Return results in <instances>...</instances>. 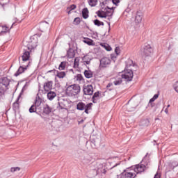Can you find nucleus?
<instances>
[{
  "mask_svg": "<svg viewBox=\"0 0 178 178\" xmlns=\"http://www.w3.org/2000/svg\"><path fill=\"white\" fill-rule=\"evenodd\" d=\"M174 90H175L176 92H178V82H176L174 85Z\"/></svg>",
  "mask_w": 178,
  "mask_h": 178,
  "instance_id": "45",
  "label": "nucleus"
},
{
  "mask_svg": "<svg viewBox=\"0 0 178 178\" xmlns=\"http://www.w3.org/2000/svg\"><path fill=\"white\" fill-rule=\"evenodd\" d=\"M165 113H168V108H165Z\"/></svg>",
  "mask_w": 178,
  "mask_h": 178,
  "instance_id": "55",
  "label": "nucleus"
},
{
  "mask_svg": "<svg viewBox=\"0 0 178 178\" xmlns=\"http://www.w3.org/2000/svg\"><path fill=\"white\" fill-rule=\"evenodd\" d=\"M30 113H34L37 112V107L33 104L29 108Z\"/></svg>",
  "mask_w": 178,
  "mask_h": 178,
  "instance_id": "37",
  "label": "nucleus"
},
{
  "mask_svg": "<svg viewBox=\"0 0 178 178\" xmlns=\"http://www.w3.org/2000/svg\"><path fill=\"white\" fill-rule=\"evenodd\" d=\"M81 90L80 85L73 84L67 86L65 92L68 97H76V95L80 94Z\"/></svg>",
  "mask_w": 178,
  "mask_h": 178,
  "instance_id": "2",
  "label": "nucleus"
},
{
  "mask_svg": "<svg viewBox=\"0 0 178 178\" xmlns=\"http://www.w3.org/2000/svg\"><path fill=\"white\" fill-rule=\"evenodd\" d=\"M120 76H122V79L125 80V81H131L134 76V74L133 73V69L131 68L124 70Z\"/></svg>",
  "mask_w": 178,
  "mask_h": 178,
  "instance_id": "4",
  "label": "nucleus"
},
{
  "mask_svg": "<svg viewBox=\"0 0 178 178\" xmlns=\"http://www.w3.org/2000/svg\"><path fill=\"white\" fill-rule=\"evenodd\" d=\"M79 58H75L74 62V69H77L79 67Z\"/></svg>",
  "mask_w": 178,
  "mask_h": 178,
  "instance_id": "39",
  "label": "nucleus"
},
{
  "mask_svg": "<svg viewBox=\"0 0 178 178\" xmlns=\"http://www.w3.org/2000/svg\"><path fill=\"white\" fill-rule=\"evenodd\" d=\"M177 166H178V163L176 161H172V163H169L170 169H175V168Z\"/></svg>",
  "mask_w": 178,
  "mask_h": 178,
  "instance_id": "35",
  "label": "nucleus"
},
{
  "mask_svg": "<svg viewBox=\"0 0 178 178\" xmlns=\"http://www.w3.org/2000/svg\"><path fill=\"white\" fill-rule=\"evenodd\" d=\"M35 47H37V44H33L31 42L27 47L24 49L22 56L19 57L20 67L15 74L16 77L22 74V73H24V72L27 70V67L30 66V63H31V61H30V52H31V50L34 49Z\"/></svg>",
  "mask_w": 178,
  "mask_h": 178,
  "instance_id": "1",
  "label": "nucleus"
},
{
  "mask_svg": "<svg viewBox=\"0 0 178 178\" xmlns=\"http://www.w3.org/2000/svg\"><path fill=\"white\" fill-rule=\"evenodd\" d=\"M111 65V58L108 57H104L100 60V65L99 66V69H105Z\"/></svg>",
  "mask_w": 178,
  "mask_h": 178,
  "instance_id": "6",
  "label": "nucleus"
},
{
  "mask_svg": "<svg viewBox=\"0 0 178 178\" xmlns=\"http://www.w3.org/2000/svg\"><path fill=\"white\" fill-rule=\"evenodd\" d=\"M104 48L105 49H106V51H111L112 49V48L109 47L108 44L104 45Z\"/></svg>",
  "mask_w": 178,
  "mask_h": 178,
  "instance_id": "47",
  "label": "nucleus"
},
{
  "mask_svg": "<svg viewBox=\"0 0 178 178\" xmlns=\"http://www.w3.org/2000/svg\"><path fill=\"white\" fill-rule=\"evenodd\" d=\"M41 104H42V99H41V98H40V97H36L34 106L36 108H38V106H40L41 105Z\"/></svg>",
  "mask_w": 178,
  "mask_h": 178,
  "instance_id": "25",
  "label": "nucleus"
},
{
  "mask_svg": "<svg viewBox=\"0 0 178 178\" xmlns=\"http://www.w3.org/2000/svg\"><path fill=\"white\" fill-rule=\"evenodd\" d=\"M84 74H85V77H86V79H91V77H92V76H93L92 72L88 71V70H86L84 72Z\"/></svg>",
  "mask_w": 178,
  "mask_h": 178,
  "instance_id": "29",
  "label": "nucleus"
},
{
  "mask_svg": "<svg viewBox=\"0 0 178 178\" xmlns=\"http://www.w3.org/2000/svg\"><path fill=\"white\" fill-rule=\"evenodd\" d=\"M147 155H148V154H147V155L143 158L142 162H145V159H147Z\"/></svg>",
  "mask_w": 178,
  "mask_h": 178,
  "instance_id": "53",
  "label": "nucleus"
},
{
  "mask_svg": "<svg viewBox=\"0 0 178 178\" xmlns=\"http://www.w3.org/2000/svg\"><path fill=\"white\" fill-rule=\"evenodd\" d=\"M98 99H99V92H96L94 93L92 98L93 104H97V102H98Z\"/></svg>",
  "mask_w": 178,
  "mask_h": 178,
  "instance_id": "19",
  "label": "nucleus"
},
{
  "mask_svg": "<svg viewBox=\"0 0 178 178\" xmlns=\"http://www.w3.org/2000/svg\"><path fill=\"white\" fill-rule=\"evenodd\" d=\"M83 94L85 95H92L94 94V88L92 85L83 86Z\"/></svg>",
  "mask_w": 178,
  "mask_h": 178,
  "instance_id": "7",
  "label": "nucleus"
},
{
  "mask_svg": "<svg viewBox=\"0 0 178 178\" xmlns=\"http://www.w3.org/2000/svg\"><path fill=\"white\" fill-rule=\"evenodd\" d=\"M93 23H94L95 26H97L98 27H99V26H104V22H101L98 19L94 20Z\"/></svg>",
  "mask_w": 178,
  "mask_h": 178,
  "instance_id": "33",
  "label": "nucleus"
},
{
  "mask_svg": "<svg viewBox=\"0 0 178 178\" xmlns=\"http://www.w3.org/2000/svg\"><path fill=\"white\" fill-rule=\"evenodd\" d=\"M96 14L97 15L98 17H101L102 19H106V15H103L101 10L96 12Z\"/></svg>",
  "mask_w": 178,
  "mask_h": 178,
  "instance_id": "36",
  "label": "nucleus"
},
{
  "mask_svg": "<svg viewBox=\"0 0 178 178\" xmlns=\"http://www.w3.org/2000/svg\"><path fill=\"white\" fill-rule=\"evenodd\" d=\"M112 2L114 5H116V6H118V3H119V2H120V0H112Z\"/></svg>",
  "mask_w": 178,
  "mask_h": 178,
  "instance_id": "46",
  "label": "nucleus"
},
{
  "mask_svg": "<svg viewBox=\"0 0 178 178\" xmlns=\"http://www.w3.org/2000/svg\"><path fill=\"white\" fill-rule=\"evenodd\" d=\"M170 106V105L168 104V105L167 106V108H169Z\"/></svg>",
  "mask_w": 178,
  "mask_h": 178,
  "instance_id": "56",
  "label": "nucleus"
},
{
  "mask_svg": "<svg viewBox=\"0 0 178 178\" xmlns=\"http://www.w3.org/2000/svg\"><path fill=\"white\" fill-rule=\"evenodd\" d=\"M141 52L143 55H145V56H151L152 55V53L154 52V49L151 47V45L148 44H145L143 48L141 49Z\"/></svg>",
  "mask_w": 178,
  "mask_h": 178,
  "instance_id": "5",
  "label": "nucleus"
},
{
  "mask_svg": "<svg viewBox=\"0 0 178 178\" xmlns=\"http://www.w3.org/2000/svg\"><path fill=\"white\" fill-rule=\"evenodd\" d=\"M92 145H94L95 148H97V147H99L101 145V139L99 138H95L92 140Z\"/></svg>",
  "mask_w": 178,
  "mask_h": 178,
  "instance_id": "15",
  "label": "nucleus"
},
{
  "mask_svg": "<svg viewBox=\"0 0 178 178\" xmlns=\"http://www.w3.org/2000/svg\"><path fill=\"white\" fill-rule=\"evenodd\" d=\"M111 86H113V83H108L107 85V88H109V87H111Z\"/></svg>",
  "mask_w": 178,
  "mask_h": 178,
  "instance_id": "54",
  "label": "nucleus"
},
{
  "mask_svg": "<svg viewBox=\"0 0 178 178\" xmlns=\"http://www.w3.org/2000/svg\"><path fill=\"white\" fill-rule=\"evenodd\" d=\"M83 42H85V44H87L88 45H95V42H94V40L89 38L85 39L83 40Z\"/></svg>",
  "mask_w": 178,
  "mask_h": 178,
  "instance_id": "27",
  "label": "nucleus"
},
{
  "mask_svg": "<svg viewBox=\"0 0 178 178\" xmlns=\"http://www.w3.org/2000/svg\"><path fill=\"white\" fill-rule=\"evenodd\" d=\"M19 170H20V168L19 167H13L10 169V172H12V173H15V172H17Z\"/></svg>",
  "mask_w": 178,
  "mask_h": 178,
  "instance_id": "41",
  "label": "nucleus"
},
{
  "mask_svg": "<svg viewBox=\"0 0 178 178\" xmlns=\"http://www.w3.org/2000/svg\"><path fill=\"white\" fill-rule=\"evenodd\" d=\"M56 76L58 79H63L66 76V73H65V72L57 71Z\"/></svg>",
  "mask_w": 178,
  "mask_h": 178,
  "instance_id": "30",
  "label": "nucleus"
},
{
  "mask_svg": "<svg viewBox=\"0 0 178 178\" xmlns=\"http://www.w3.org/2000/svg\"><path fill=\"white\" fill-rule=\"evenodd\" d=\"M115 52L116 55H119V54H120V48L116 47L115 49Z\"/></svg>",
  "mask_w": 178,
  "mask_h": 178,
  "instance_id": "44",
  "label": "nucleus"
},
{
  "mask_svg": "<svg viewBox=\"0 0 178 178\" xmlns=\"http://www.w3.org/2000/svg\"><path fill=\"white\" fill-rule=\"evenodd\" d=\"M52 84H54L52 81L44 83L43 86L44 91H47V92L51 91V90H52Z\"/></svg>",
  "mask_w": 178,
  "mask_h": 178,
  "instance_id": "12",
  "label": "nucleus"
},
{
  "mask_svg": "<svg viewBox=\"0 0 178 178\" xmlns=\"http://www.w3.org/2000/svg\"><path fill=\"white\" fill-rule=\"evenodd\" d=\"M108 26H111V23L110 22H108Z\"/></svg>",
  "mask_w": 178,
  "mask_h": 178,
  "instance_id": "57",
  "label": "nucleus"
},
{
  "mask_svg": "<svg viewBox=\"0 0 178 178\" xmlns=\"http://www.w3.org/2000/svg\"><path fill=\"white\" fill-rule=\"evenodd\" d=\"M79 124H81L82 123H84V120H81L78 122Z\"/></svg>",
  "mask_w": 178,
  "mask_h": 178,
  "instance_id": "51",
  "label": "nucleus"
},
{
  "mask_svg": "<svg viewBox=\"0 0 178 178\" xmlns=\"http://www.w3.org/2000/svg\"><path fill=\"white\" fill-rule=\"evenodd\" d=\"M119 165H120V163H116L111 169H113V168H116V166H119Z\"/></svg>",
  "mask_w": 178,
  "mask_h": 178,
  "instance_id": "50",
  "label": "nucleus"
},
{
  "mask_svg": "<svg viewBox=\"0 0 178 178\" xmlns=\"http://www.w3.org/2000/svg\"><path fill=\"white\" fill-rule=\"evenodd\" d=\"M65 68H66V62L65 61L61 62L60 64L59 65L58 70H65Z\"/></svg>",
  "mask_w": 178,
  "mask_h": 178,
  "instance_id": "31",
  "label": "nucleus"
},
{
  "mask_svg": "<svg viewBox=\"0 0 178 178\" xmlns=\"http://www.w3.org/2000/svg\"><path fill=\"white\" fill-rule=\"evenodd\" d=\"M99 173H103L105 175L106 173V168H105V165L103 164H99L97 170V175H99Z\"/></svg>",
  "mask_w": 178,
  "mask_h": 178,
  "instance_id": "13",
  "label": "nucleus"
},
{
  "mask_svg": "<svg viewBox=\"0 0 178 178\" xmlns=\"http://www.w3.org/2000/svg\"><path fill=\"white\" fill-rule=\"evenodd\" d=\"M3 94V89L0 87V97Z\"/></svg>",
  "mask_w": 178,
  "mask_h": 178,
  "instance_id": "48",
  "label": "nucleus"
},
{
  "mask_svg": "<svg viewBox=\"0 0 178 178\" xmlns=\"http://www.w3.org/2000/svg\"><path fill=\"white\" fill-rule=\"evenodd\" d=\"M159 97V92H158L157 94L154 95V97L152 99H150L149 104H150L151 108H154V106H155V104L152 102H154L156 99H158Z\"/></svg>",
  "mask_w": 178,
  "mask_h": 178,
  "instance_id": "14",
  "label": "nucleus"
},
{
  "mask_svg": "<svg viewBox=\"0 0 178 178\" xmlns=\"http://www.w3.org/2000/svg\"><path fill=\"white\" fill-rule=\"evenodd\" d=\"M134 65L133 64V60L131 59L127 60L126 62V68L125 70L131 69V67H134Z\"/></svg>",
  "mask_w": 178,
  "mask_h": 178,
  "instance_id": "21",
  "label": "nucleus"
},
{
  "mask_svg": "<svg viewBox=\"0 0 178 178\" xmlns=\"http://www.w3.org/2000/svg\"><path fill=\"white\" fill-rule=\"evenodd\" d=\"M140 126H143V127L149 126V120H148V119L142 120L140 121Z\"/></svg>",
  "mask_w": 178,
  "mask_h": 178,
  "instance_id": "26",
  "label": "nucleus"
},
{
  "mask_svg": "<svg viewBox=\"0 0 178 178\" xmlns=\"http://www.w3.org/2000/svg\"><path fill=\"white\" fill-rule=\"evenodd\" d=\"M74 24H80V17H76L74 20Z\"/></svg>",
  "mask_w": 178,
  "mask_h": 178,
  "instance_id": "43",
  "label": "nucleus"
},
{
  "mask_svg": "<svg viewBox=\"0 0 178 178\" xmlns=\"http://www.w3.org/2000/svg\"><path fill=\"white\" fill-rule=\"evenodd\" d=\"M154 178H161V175L156 173V174L154 175Z\"/></svg>",
  "mask_w": 178,
  "mask_h": 178,
  "instance_id": "49",
  "label": "nucleus"
},
{
  "mask_svg": "<svg viewBox=\"0 0 178 178\" xmlns=\"http://www.w3.org/2000/svg\"><path fill=\"white\" fill-rule=\"evenodd\" d=\"M141 22H143V14L140 12H137L135 17V23L136 25H138Z\"/></svg>",
  "mask_w": 178,
  "mask_h": 178,
  "instance_id": "11",
  "label": "nucleus"
},
{
  "mask_svg": "<svg viewBox=\"0 0 178 178\" xmlns=\"http://www.w3.org/2000/svg\"><path fill=\"white\" fill-rule=\"evenodd\" d=\"M98 1L97 0H88V3L90 6H95Z\"/></svg>",
  "mask_w": 178,
  "mask_h": 178,
  "instance_id": "38",
  "label": "nucleus"
},
{
  "mask_svg": "<svg viewBox=\"0 0 178 178\" xmlns=\"http://www.w3.org/2000/svg\"><path fill=\"white\" fill-rule=\"evenodd\" d=\"M76 5L74 4H72L71 6H70L67 8V13L68 15H70V12H72V10H74V9H76Z\"/></svg>",
  "mask_w": 178,
  "mask_h": 178,
  "instance_id": "32",
  "label": "nucleus"
},
{
  "mask_svg": "<svg viewBox=\"0 0 178 178\" xmlns=\"http://www.w3.org/2000/svg\"><path fill=\"white\" fill-rule=\"evenodd\" d=\"M20 97L21 95H19L17 97V99L16 100V102L13 104V107L15 109H19V100L20 99Z\"/></svg>",
  "mask_w": 178,
  "mask_h": 178,
  "instance_id": "34",
  "label": "nucleus"
},
{
  "mask_svg": "<svg viewBox=\"0 0 178 178\" xmlns=\"http://www.w3.org/2000/svg\"><path fill=\"white\" fill-rule=\"evenodd\" d=\"M76 109L78 111H84L85 113L88 115L90 113L88 111H91V109H92V103H84L83 102H79L76 104Z\"/></svg>",
  "mask_w": 178,
  "mask_h": 178,
  "instance_id": "3",
  "label": "nucleus"
},
{
  "mask_svg": "<svg viewBox=\"0 0 178 178\" xmlns=\"http://www.w3.org/2000/svg\"><path fill=\"white\" fill-rule=\"evenodd\" d=\"M56 97V92L54 91H49L47 93V98L49 101H52V99H54V98H55Z\"/></svg>",
  "mask_w": 178,
  "mask_h": 178,
  "instance_id": "20",
  "label": "nucleus"
},
{
  "mask_svg": "<svg viewBox=\"0 0 178 178\" xmlns=\"http://www.w3.org/2000/svg\"><path fill=\"white\" fill-rule=\"evenodd\" d=\"M58 106L60 109H65L66 108V100L62 99L58 102Z\"/></svg>",
  "mask_w": 178,
  "mask_h": 178,
  "instance_id": "22",
  "label": "nucleus"
},
{
  "mask_svg": "<svg viewBox=\"0 0 178 178\" xmlns=\"http://www.w3.org/2000/svg\"><path fill=\"white\" fill-rule=\"evenodd\" d=\"M44 113H46V115H49L51 112H52V108L48 106V104H46L43 109Z\"/></svg>",
  "mask_w": 178,
  "mask_h": 178,
  "instance_id": "23",
  "label": "nucleus"
},
{
  "mask_svg": "<svg viewBox=\"0 0 178 178\" xmlns=\"http://www.w3.org/2000/svg\"><path fill=\"white\" fill-rule=\"evenodd\" d=\"M100 12L102 13V15H106V10H100Z\"/></svg>",
  "mask_w": 178,
  "mask_h": 178,
  "instance_id": "52",
  "label": "nucleus"
},
{
  "mask_svg": "<svg viewBox=\"0 0 178 178\" xmlns=\"http://www.w3.org/2000/svg\"><path fill=\"white\" fill-rule=\"evenodd\" d=\"M48 27L49 24L47 22H41L39 25V29L41 31H44V30H45V29H48Z\"/></svg>",
  "mask_w": 178,
  "mask_h": 178,
  "instance_id": "18",
  "label": "nucleus"
},
{
  "mask_svg": "<svg viewBox=\"0 0 178 178\" xmlns=\"http://www.w3.org/2000/svg\"><path fill=\"white\" fill-rule=\"evenodd\" d=\"M83 63H86V65H90V63H91V58L88 56H85L83 58Z\"/></svg>",
  "mask_w": 178,
  "mask_h": 178,
  "instance_id": "28",
  "label": "nucleus"
},
{
  "mask_svg": "<svg viewBox=\"0 0 178 178\" xmlns=\"http://www.w3.org/2000/svg\"><path fill=\"white\" fill-rule=\"evenodd\" d=\"M82 16L83 19H88V9L87 8L83 9Z\"/></svg>",
  "mask_w": 178,
  "mask_h": 178,
  "instance_id": "24",
  "label": "nucleus"
},
{
  "mask_svg": "<svg viewBox=\"0 0 178 178\" xmlns=\"http://www.w3.org/2000/svg\"><path fill=\"white\" fill-rule=\"evenodd\" d=\"M124 176L126 178H134L137 175H136V172H134V170H131L129 171H124Z\"/></svg>",
  "mask_w": 178,
  "mask_h": 178,
  "instance_id": "9",
  "label": "nucleus"
},
{
  "mask_svg": "<svg viewBox=\"0 0 178 178\" xmlns=\"http://www.w3.org/2000/svg\"><path fill=\"white\" fill-rule=\"evenodd\" d=\"M77 81H81L83 80V76L81 74H78L76 76Z\"/></svg>",
  "mask_w": 178,
  "mask_h": 178,
  "instance_id": "42",
  "label": "nucleus"
},
{
  "mask_svg": "<svg viewBox=\"0 0 178 178\" xmlns=\"http://www.w3.org/2000/svg\"><path fill=\"white\" fill-rule=\"evenodd\" d=\"M76 55L74 52V49L70 48L69 50L67 51V58H70V59H72V58H74V56Z\"/></svg>",
  "mask_w": 178,
  "mask_h": 178,
  "instance_id": "16",
  "label": "nucleus"
},
{
  "mask_svg": "<svg viewBox=\"0 0 178 178\" xmlns=\"http://www.w3.org/2000/svg\"><path fill=\"white\" fill-rule=\"evenodd\" d=\"M154 143H156V141H155V140H154Z\"/></svg>",
  "mask_w": 178,
  "mask_h": 178,
  "instance_id": "58",
  "label": "nucleus"
},
{
  "mask_svg": "<svg viewBox=\"0 0 178 178\" xmlns=\"http://www.w3.org/2000/svg\"><path fill=\"white\" fill-rule=\"evenodd\" d=\"M145 170V165L144 164H138L134 167V171L135 173H142Z\"/></svg>",
  "mask_w": 178,
  "mask_h": 178,
  "instance_id": "8",
  "label": "nucleus"
},
{
  "mask_svg": "<svg viewBox=\"0 0 178 178\" xmlns=\"http://www.w3.org/2000/svg\"><path fill=\"white\" fill-rule=\"evenodd\" d=\"M9 30V28L6 26H2V30L1 31V33H8V31Z\"/></svg>",
  "mask_w": 178,
  "mask_h": 178,
  "instance_id": "40",
  "label": "nucleus"
},
{
  "mask_svg": "<svg viewBox=\"0 0 178 178\" xmlns=\"http://www.w3.org/2000/svg\"><path fill=\"white\" fill-rule=\"evenodd\" d=\"M122 76L120 75L119 76H117L115 78V81H113L114 86H120L122 83H123V81L122 80Z\"/></svg>",
  "mask_w": 178,
  "mask_h": 178,
  "instance_id": "17",
  "label": "nucleus"
},
{
  "mask_svg": "<svg viewBox=\"0 0 178 178\" xmlns=\"http://www.w3.org/2000/svg\"><path fill=\"white\" fill-rule=\"evenodd\" d=\"M115 8H109L107 6L106 8H104V10H106V17H111V16L113 15V12H114Z\"/></svg>",
  "mask_w": 178,
  "mask_h": 178,
  "instance_id": "10",
  "label": "nucleus"
}]
</instances>
